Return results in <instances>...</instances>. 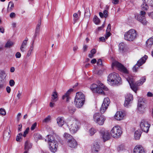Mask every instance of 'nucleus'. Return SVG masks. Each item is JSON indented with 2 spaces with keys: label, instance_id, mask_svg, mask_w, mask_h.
Wrapping results in <instances>:
<instances>
[{
  "label": "nucleus",
  "instance_id": "obj_39",
  "mask_svg": "<svg viewBox=\"0 0 153 153\" xmlns=\"http://www.w3.org/2000/svg\"><path fill=\"white\" fill-rule=\"evenodd\" d=\"M51 116L48 115L43 120V122L45 123H48L51 120Z\"/></svg>",
  "mask_w": 153,
  "mask_h": 153
},
{
  "label": "nucleus",
  "instance_id": "obj_45",
  "mask_svg": "<svg viewBox=\"0 0 153 153\" xmlns=\"http://www.w3.org/2000/svg\"><path fill=\"white\" fill-rule=\"evenodd\" d=\"M37 126V123L35 122L33 124L30 128V129L31 130H34L36 127Z\"/></svg>",
  "mask_w": 153,
  "mask_h": 153
},
{
  "label": "nucleus",
  "instance_id": "obj_13",
  "mask_svg": "<svg viewBox=\"0 0 153 153\" xmlns=\"http://www.w3.org/2000/svg\"><path fill=\"white\" fill-rule=\"evenodd\" d=\"M110 103L109 99L107 97L104 99L103 102L100 109V111L101 113H103L107 109Z\"/></svg>",
  "mask_w": 153,
  "mask_h": 153
},
{
  "label": "nucleus",
  "instance_id": "obj_30",
  "mask_svg": "<svg viewBox=\"0 0 153 153\" xmlns=\"http://www.w3.org/2000/svg\"><path fill=\"white\" fill-rule=\"evenodd\" d=\"M143 4L141 5V9L143 10V11H144L146 10L148 8V6L146 4L145 0H143Z\"/></svg>",
  "mask_w": 153,
  "mask_h": 153
},
{
  "label": "nucleus",
  "instance_id": "obj_52",
  "mask_svg": "<svg viewBox=\"0 0 153 153\" xmlns=\"http://www.w3.org/2000/svg\"><path fill=\"white\" fill-rule=\"evenodd\" d=\"M148 2L149 5L153 7V0H149L148 1Z\"/></svg>",
  "mask_w": 153,
  "mask_h": 153
},
{
  "label": "nucleus",
  "instance_id": "obj_49",
  "mask_svg": "<svg viewBox=\"0 0 153 153\" xmlns=\"http://www.w3.org/2000/svg\"><path fill=\"white\" fill-rule=\"evenodd\" d=\"M143 106V104L140 102L139 100H138V108L139 110H140V108Z\"/></svg>",
  "mask_w": 153,
  "mask_h": 153
},
{
  "label": "nucleus",
  "instance_id": "obj_38",
  "mask_svg": "<svg viewBox=\"0 0 153 153\" xmlns=\"http://www.w3.org/2000/svg\"><path fill=\"white\" fill-rule=\"evenodd\" d=\"M93 21L96 24H98L100 22L99 18L96 16H95L93 19Z\"/></svg>",
  "mask_w": 153,
  "mask_h": 153
},
{
  "label": "nucleus",
  "instance_id": "obj_63",
  "mask_svg": "<svg viewBox=\"0 0 153 153\" xmlns=\"http://www.w3.org/2000/svg\"><path fill=\"white\" fill-rule=\"evenodd\" d=\"M97 62V60L96 59H92L91 61V63L92 64H94V63H96V62Z\"/></svg>",
  "mask_w": 153,
  "mask_h": 153
},
{
  "label": "nucleus",
  "instance_id": "obj_16",
  "mask_svg": "<svg viewBox=\"0 0 153 153\" xmlns=\"http://www.w3.org/2000/svg\"><path fill=\"white\" fill-rule=\"evenodd\" d=\"M133 99V97L132 95L129 94L127 95L125 97V101L124 103L125 106H127L130 102Z\"/></svg>",
  "mask_w": 153,
  "mask_h": 153
},
{
  "label": "nucleus",
  "instance_id": "obj_41",
  "mask_svg": "<svg viewBox=\"0 0 153 153\" xmlns=\"http://www.w3.org/2000/svg\"><path fill=\"white\" fill-rule=\"evenodd\" d=\"M6 114V112L5 110L2 108H0V114L4 116Z\"/></svg>",
  "mask_w": 153,
  "mask_h": 153
},
{
  "label": "nucleus",
  "instance_id": "obj_57",
  "mask_svg": "<svg viewBox=\"0 0 153 153\" xmlns=\"http://www.w3.org/2000/svg\"><path fill=\"white\" fill-rule=\"evenodd\" d=\"M88 47L86 45H84L83 46V51L85 52L87 51Z\"/></svg>",
  "mask_w": 153,
  "mask_h": 153
},
{
  "label": "nucleus",
  "instance_id": "obj_23",
  "mask_svg": "<svg viewBox=\"0 0 153 153\" xmlns=\"http://www.w3.org/2000/svg\"><path fill=\"white\" fill-rule=\"evenodd\" d=\"M57 123L59 126L62 127L64 124V118L62 117H59L56 119Z\"/></svg>",
  "mask_w": 153,
  "mask_h": 153
},
{
  "label": "nucleus",
  "instance_id": "obj_28",
  "mask_svg": "<svg viewBox=\"0 0 153 153\" xmlns=\"http://www.w3.org/2000/svg\"><path fill=\"white\" fill-rule=\"evenodd\" d=\"M32 144L28 141L25 142V149L28 151L29 149L32 148Z\"/></svg>",
  "mask_w": 153,
  "mask_h": 153
},
{
  "label": "nucleus",
  "instance_id": "obj_59",
  "mask_svg": "<svg viewBox=\"0 0 153 153\" xmlns=\"http://www.w3.org/2000/svg\"><path fill=\"white\" fill-rule=\"evenodd\" d=\"M73 16L74 18H76V20L78 19V15L77 13H74V14L73 15Z\"/></svg>",
  "mask_w": 153,
  "mask_h": 153
},
{
  "label": "nucleus",
  "instance_id": "obj_64",
  "mask_svg": "<svg viewBox=\"0 0 153 153\" xmlns=\"http://www.w3.org/2000/svg\"><path fill=\"white\" fill-rule=\"evenodd\" d=\"M18 92H19V93L17 94V96L18 98L19 99L20 98L21 96L22 95V94H21V93H20V92L19 91Z\"/></svg>",
  "mask_w": 153,
  "mask_h": 153
},
{
  "label": "nucleus",
  "instance_id": "obj_37",
  "mask_svg": "<svg viewBox=\"0 0 153 153\" xmlns=\"http://www.w3.org/2000/svg\"><path fill=\"white\" fill-rule=\"evenodd\" d=\"M68 109L69 112L71 114L74 113L76 111V109L75 108L71 106H68Z\"/></svg>",
  "mask_w": 153,
  "mask_h": 153
},
{
  "label": "nucleus",
  "instance_id": "obj_35",
  "mask_svg": "<svg viewBox=\"0 0 153 153\" xmlns=\"http://www.w3.org/2000/svg\"><path fill=\"white\" fill-rule=\"evenodd\" d=\"M13 45V43L12 42L9 40L7 41L5 47L6 48H10Z\"/></svg>",
  "mask_w": 153,
  "mask_h": 153
},
{
  "label": "nucleus",
  "instance_id": "obj_11",
  "mask_svg": "<svg viewBox=\"0 0 153 153\" xmlns=\"http://www.w3.org/2000/svg\"><path fill=\"white\" fill-rule=\"evenodd\" d=\"M112 67H116L118 68V69L125 73H128V71L126 68L121 64L117 61L114 62L112 63Z\"/></svg>",
  "mask_w": 153,
  "mask_h": 153
},
{
  "label": "nucleus",
  "instance_id": "obj_61",
  "mask_svg": "<svg viewBox=\"0 0 153 153\" xmlns=\"http://www.w3.org/2000/svg\"><path fill=\"white\" fill-rule=\"evenodd\" d=\"M96 53V50L95 49H92L91 51V53L93 55Z\"/></svg>",
  "mask_w": 153,
  "mask_h": 153
},
{
  "label": "nucleus",
  "instance_id": "obj_42",
  "mask_svg": "<svg viewBox=\"0 0 153 153\" xmlns=\"http://www.w3.org/2000/svg\"><path fill=\"white\" fill-rule=\"evenodd\" d=\"M33 44L31 45V46H30V50L28 52V53L27 54V56H29L31 54L32 51L33 50Z\"/></svg>",
  "mask_w": 153,
  "mask_h": 153
},
{
  "label": "nucleus",
  "instance_id": "obj_7",
  "mask_svg": "<svg viewBox=\"0 0 153 153\" xmlns=\"http://www.w3.org/2000/svg\"><path fill=\"white\" fill-rule=\"evenodd\" d=\"M137 31L134 29H131L125 33L124 37L126 40L132 41L137 38Z\"/></svg>",
  "mask_w": 153,
  "mask_h": 153
},
{
  "label": "nucleus",
  "instance_id": "obj_8",
  "mask_svg": "<svg viewBox=\"0 0 153 153\" xmlns=\"http://www.w3.org/2000/svg\"><path fill=\"white\" fill-rule=\"evenodd\" d=\"M122 133L121 128L118 126L114 127L111 131V135L114 138H117L120 137Z\"/></svg>",
  "mask_w": 153,
  "mask_h": 153
},
{
  "label": "nucleus",
  "instance_id": "obj_47",
  "mask_svg": "<svg viewBox=\"0 0 153 153\" xmlns=\"http://www.w3.org/2000/svg\"><path fill=\"white\" fill-rule=\"evenodd\" d=\"M34 137L36 139H40L41 138L42 136L40 134H37L35 135Z\"/></svg>",
  "mask_w": 153,
  "mask_h": 153
},
{
  "label": "nucleus",
  "instance_id": "obj_31",
  "mask_svg": "<svg viewBox=\"0 0 153 153\" xmlns=\"http://www.w3.org/2000/svg\"><path fill=\"white\" fill-rule=\"evenodd\" d=\"M141 136V132L140 130H137L136 131L134 134V137L136 140L139 139Z\"/></svg>",
  "mask_w": 153,
  "mask_h": 153
},
{
  "label": "nucleus",
  "instance_id": "obj_51",
  "mask_svg": "<svg viewBox=\"0 0 153 153\" xmlns=\"http://www.w3.org/2000/svg\"><path fill=\"white\" fill-rule=\"evenodd\" d=\"M10 16L11 18H14L16 16V14L14 13H11L10 14Z\"/></svg>",
  "mask_w": 153,
  "mask_h": 153
},
{
  "label": "nucleus",
  "instance_id": "obj_44",
  "mask_svg": "<svg viewBox=\"0 0 153 153\" xmlns=\"http://www.w3.org/2000/svg\"><path fill=\"white\" fill-rule=\"evenodd\" d=\"M15 84V82L13 79H11L9 81V85L11 87L14 86Z\"/></svg>",
  "mask_w": 153,
  "mask_h": 153
},
{
  "label": "nucleus",
  "instance_id": "obj_48",
  "mask_svg": "<svg viewBox=\"0 0 153 153\" xmlns=\"http://www.w3.org/2000/svg\"><path fill=\"white\" fill-rule=\"evenodd\" d=\"M104 17L105 18H107L108 16V11L106 10H105L103 11Z\"/></svg>",
  "mask_w": 153,
  "mask_h": 153
},
{
  "label": "nucleus",
  "instance_id": "obj_1",
  "mask_svg": "<svg viewBox=\"0 0 153 153\" xmlns=\"http://www.w3.org/2000/svg\"><path fill=\"white\" fill-rule=\"evenodd\" d=\"M127 80L129 83L131 89L135 93L137 90V86L143 84L146 80L145 77H142L139 81L134 83V81L132 76H129L126 78Z\"/></svg>",
  "mask_w": 153,
  "mask_h": 153
},
{
  "label": "nucleus",
  "instance_id": "obj_33",
  "mask_svg": "<svg viewBox=\"0 0 153 153\" xmlns=\"http://www.w3.org/2000/svg\"><path fill=\"white\" fill-rule=\"evenodd\" d=\"M10 133L7 131H4L3 134V138L6 140H8L10 137Z\"/></svg>",
  "mask_w": 153,
  "mask_h": 153
},
{
  "label": "nucleus",
  "instance_id": "obj_15",
  "mask_svg": "<svg viewBox=\"0 0 153 153\" xmlns=\"http://www.w3.org/2000/svg\"><path fill=\"white\" fill-rule=\"evenodd\" d=\"M73 91V89L72 88L69 89L64 95H63L62 97V99L65 100L66 102H68L71 99L70 94Z\"/></svg>",
  "mask_w": 153,
  "mask_h": 153
},
{
  "label": "nucleus",
  "instance_id": "obj_32",
  "mask_svg": "<svg viewBox=\"0 0 153 153\" xmlns=\"http://www.w3.org/2000/svg\"><path fill=\"white\" fill-rule=\"evenodd\" d=\"M64 137L65 138L67 139L68 140V141H69V140H70L71 139H72L74 138L72 136L67 133H64Z\"/></svg>",
  "mask_w": 153,
  "mask_h": 153
},
{
  "label": "nucleus",
  "instance_id": "obj_12",
  "mask_svg": "<svg viewBox=\"0 0 153 153\" xmlns=\"http://www.w3.org/2000/svg\"><path fill=\"white\" fill-rule=\"evenodd\" d=\"M140 127L143 131L147 133L149 130L150 125L147 121L143 120L140 123Z\"/></svg>",
  "mask_w": 153,
  "mask_h": 153
},
{
  "label": "nucleus",
  "instance_id": "obj_46",
  "mask_svg": "<svg viewBox=\"0 0 153 153\" xmlns=\"http://www.w3.org/2000/svg\"><path fill=\"white\" fill-rule=\"evenodd\" d=\"M111 33H110L109 32H107L105 34V38L106 39H107L110 36Z\"/></svg>",
  "mask_w": 153,
  "mask_h": 153
},
{
  "label": "nucleus",
  "instance_id": "obj_2",
  "mask_svg": "<svg viewBox=\"0 0 153 153\" xmlns=\"http://www.w3.org/2000/svg\"><path fill=\"white\" fill-rule=\"evenodd\" d=\"M80 123L74 118H71L68 123V126L70 132L72 133H75L80 128Z\"/></svg>",
  "mask_w": 153,
  "mask_h": 153
},
{
  "label": "nucleus",
  "instance_id": "obj_3",
  "mask_svg": "<svg viewBox=\"0 0 153 153\" xmlns=\"http://www.w3.org/2000/svg\"><path fill=\"white\" fill-rule=\"evenodd\" d=\"M47 139L50 150L52 152L55 153L57 151L58 147L57 141L54 139L53 136L51 135H48Z\"/></svg>",
  "mask_w": 153,
  "mask_h": 153
},
{
  "label": "nucleus",
  "instance_id": "obj_26",
  "mask_svg": "<svg viewBox=\"0 0 153 153\" xmlns=\"http://www.w3.org/2000/svg\"><path fill=\"white\" fill-rule=\"evenodd\" d=\"M101 114L99 113H96L94 115L93 119L94 121L96 123L102 116Z\"/></svg>",
  "mask_w": 153,
  "mask_h": 153
},
{
  "label": "nucleus",
  "instance_id": "obj_58",
  "mask_svg": "<svg viewBox=\"0 0 153 153\" xmlns=\"http://www.w3.org/2000/svg\"><path fill=\"white\" fill-rule=\"evenodd\" d=\"M18 130L19 131H21L22 128V124H20L18 125Z\"/></svg>",
  "mask_w": 153,
  "mask_h": 153
},
{
  "label": "nucleus",
  "instance_id": "obj_40",
  "mask_svg": "<svg viewBox=\"0 0 153 153\" xmlns=\"http://www.w3.org/2000/svg\"><path fill=\"white\" fill-rule=\"evenodd\" d=\"M96 132V130L94 128H91L89 130L90 135L91 136L93 135Z\"/></svg>",
  "mask_w": 153,
  "mask_h": 153
},
{
  "label": "nucleus",
  "instance_id": "obj_4",
  "mask_svg": "<svg viewBox=\"0 0 153 153\" xmlns=\"http://www.w3.org/2000/svg\"><path fill=\"white\" fill-rule=\"evenodd\" d=\"M98 86L96 84H92L91 86V89L93 91H94L98 94L104 95L105 94L103 89L107 91L108 89L100 81L97 82Z\"/></svg>",
  "mask_w": 153,
  "mask_h": 153
},
{
  "label": "nucleus",
  "instance_id": "obj_56",
  "mask_svg": "<svg viewBox=\"0 0 153 153\" xmlns=\"http://www.w3.org/2000/svg\"><path fill=\"white\" fill-rule=\"evenodd\" d=\"M22 137V136L19 135H17L16 137V140L17 141H20V140L21 139Z\"/></svg>",
  "mask_w": 153,
  "mask_h": 153
},
{
  "label": "nucleus",
  "instance_id": "obj_27",
  "mask_svg": "<svg viewBox=\"0 0 153 153\" xmlns=\"http://www.w3.org/2000/svg\"><path fill=\"white\" fill-rule=\"evenodd\" d=\"M146 45L147 47L150 48L153 45V37L148 39L146 41Z\"/></svg>",
  "mask_w": 153,
  "mask_h": 153
},
{
  "label": "nucleus",
  "instance_id": "obj_6",
  "mask_svg": "<svg viewBox=\"0 0 153 153\" xmlns=\"http://www.w3.org/2000/svg\"><path fill=\"white\" fill-rule=\"evenodd\" d=\"M121 78L119 75L115 73L110 74L108 77V81L111 85H115L120 83Z\"/></svg>",
  "mask_w": 153,
  "mask_h": 153
},
{
  "label": "nucleus",
  "instance_id": "obj_20",
  "mask_svg": "<svg viewBox=\"0 0 153 153\" xmlns=\"http://www.w3.org/2000/svg\"><path fill=\"white\" fill-rule=\"evenodd\" d=\"M124 116V114L123 112L117 111L114 116V118L117 120H120L123 119Z\"/></svg>",
  "mask_w": 153,
  "mask_h": 153
},
{
  "label": "nucleus",
  "instance_id": "obj_22",
  "mask_svg": "<svg viewBox=\"0 0 153 153\" xmlns=\"http://www.w3.org/2000/svg\"><path fill=\"white\" fill-rule=\"evenodd\" d=\"M41 20L39 19L38 21V23L37 25L36 28V29L35 33L34 34V38H36L37 35L39 34L40 26L41 24Z\"/></svg>",
  "mask_w": 153,
  "mask_h": 153
},
{
  "label": "nucleus",
  "instance_id": "obj_29",
  "mask_svg": "<svg viewBox=\"0 0 153 153\" xmlns=\"http://www.w3.org/2000/svg\"><path fill=\"white\" fill-rule=\"evenodd\" d=\"M105 120V117L102 115L96 122V123L100 125H102L103 124Z\"/></svg>",
  "mask_w": 153,
  "mask_h": 153
},
{
  "label": "nucleus",
  "instance_id": "obj_54",
  "mask_svg": "<svg viewBox=\"0 0 153 153\" xmlns=\"http://www.w3.org/2000/svg\"><path fill=\"white\" fill-rule=\"evenodd\" d=\"M123 149V146L122 145H120L117 148V150L118 151H119Z\"/></svg>",
  "mask_w": 153,
  "mask_h": 153
},
{
  "label": "nucleus",
  "instance_id": "obj_36",
  "mask_svg": "<svg viewBox=\"0 0 153 153\" xmlns=\"http://www.w3.org/2000/svg\"><path fill=\"white\" fill-rule=\"evenodd\" d=\"M14 7V4L12 2H10L8 4L7 10L8 11H11Z\"/></svg>",
  "mask_w": 153,
  "mask_h": 153
},
{
  "label": "nucleus",
  "instance_id": "obj_34",
  "mask_svg": "<svg viewBox=\"0 0 153 153\" xmlns=\"http://www.w3.org/2000/svg\"><path fill=\"white\" fill-rule=\"evenodd\" d=\"M126 47L125 45L123 43H120L119 44V49L120 51L123 52Z\"/></svg>",
  "mask_w": 153,
  "mask_h": 153
},
{
  "label": "nucleus",
  "instance_id": "obj_43",
  "mask_svg": "<svg viewBox=\"0 0 153 153\" xmlns=\"http://www.w3.org/2000/svg\"><path fill=\"white\" fill-rule=\"evenodd\" d=\"M29 129H30L29 128L27 127L26 128L25 130L24 131V134L23 135V136L24 137H26V134H28V133Z\"/></svg>",
  "mask_w": 153,
  "mask_h": 153
},
{
  "label": "nucleus",
  "instance_id": "obj_14",
  "mask_svg": "<svg viewBox=\"0 0 153 153\" xmlns=\"http://www.w3.org/2000/svg\"><path fill=\"white\" fill-rule=\"evenodd\" d=\"M100 132L104 141L105 142L106 140H108L110 138L111 136L109 132L108 131L101 130Z\"/></svg>",
  "mask_w": 153,
  "mask_h": 153
},
{
  "label": "nucleus",
  "instance_id": "obj_50",
  "mask_svg": "<svg viewBox=\"0 0 153 153\" xmlns=\"http://www.w3.org/2000/svg\"><path fill=\"white\" fill-rule=\"evenodd\" d=\"M97 64L98 65H102V62L101 59H99L98 60Z\"/></svg>",
  "mask_w": 153,
  "mask_h": 153
},
{
  "label": "nucleus",
  "instance_id": "obj_19",
  "mask_svg": "<svg viewBox=\"0 0 153 153\" xmlns=\"http://www.w3.org/2000/svg\"><path fill=\"white\" fill-rule=\"evenodd\" d=\"M68 146L71 148H75L77 145L76 141L74 138L68 141Z\"/></svg>",
  "mask_w": 153,
  "mask_h": 153
},
{
  "label": "nucleus",
  "instance_id": "obj_25",
  "mask_svg": "<svg viewBox=\"0 0 153 153\" xmlns=\"http://www.w3.org/2000/svg\"><path fill=\"white\" fill-rule=\"evenodd\" d=\"M52 102H56L58 100V93L56 91L53 92L51 95Z\"/></svg>",
  "mask_w": 153,
  "mask_h": 153
},
{
  "label": "nucleus",
  "instance_id": "obj_24",
  "mask_svg": "<svg viewBox=\"0 0 153 153\" xmlns=\"http://www.w3.org/2000/svg\"><path fill=\"white\" fill-rule=\"evenodd\" d=\"M28 40V39L27 38H26L25 40H24L22 43V44L21 46L20 47V50L22 52L25 51L24 48L27 45V41Z\"/></svg>",
  "mask_w": 153,
  "mask_h": 153
},
{
  "label": "nucleus",
  "instance_id": "obj_9",
  "mask_svg": "<svg viewBox=\"0 0 153 153\" xmlns=\"http://www.w3.org/2000/svg\"><path fill=\"white\" fill-rule=\"evenodd\" d=\"M147 57V56L145 55L144 56L142 57L139 60L137 61V63L133 67V71L136 72L137 69L145 62Z\"/></svg>",
  "mask_w": 153,
  "mask_h": 153
},
{
  "label": "nucleus",
  "instance_id": "obj_17",
  "mask_svg": "<svg viewBox=\"0 0 153 153\" xmlns=\"http://www.w3.org/2000/svg\"><path fill=\"white\" fill-rule=\"evenodd\" d=\"M7 75L3 70L0 71V83L4 84L6 81Z\"/></svg>",
  "mask_w": 153,
  "mask_h": 153
},
{
  "label": "nucleus",
  "instance_id": "obj_10",
  "mask_svg": "<svg viewBox=\"0 0 153 153\" xmlns=\"http://www.w3.org/2000/svg\"><path fill=\"white\" fill-rule=\"evenodd\" d=\"M146 12L145 11H141L140 14L137 16V20L142 23L143 25H146L148 22L146 21L145 15Z\"/></svg>",
  "mask_w": 153,
  "mask_h": 153
},
{
  "label": "nucleus",
  "instance_id": "obj_18",
  "mask_svg": "<svg viewBox=\"0 0 153 153\" xmlns=\"http://www.w3.org/2000/svg\"><path fill=\"white\" fill-rule=\"evenodd\" d=\"M133 152L134 153H145L143 147L140 145H137L134 147Z\"/></svg>",
  "mask_w": 153,
  "mask_h": 153
},
{
  "label": "nucleus",
  "instance_id": "obj_55",
  "mask_svg": "<svg viewBox=\"0 0 153 153\" xmlns=\"http://www.w3.org/2000/svg\"><path fill=\"white\" fill-rule=\"evenodd\" d=\"M6 91H7V92L8 93H10V91H11V88L10 87H9V86L7 87L6 88Z\"/></svg>",
  "mask_w": 153,
  "mask_h": 153
},
{
  "label": "nucleus",
  "instance_id": "obj_60",
  "mask_svg": "<svg viewBox=\"0 0 153 153\" xmlns=\"http://www.w3.org/2000/svg\"><path fill=\"white\" fill-rule=\"evenodd\" d=\"M52 102L51 101V102L50 103V106L51 107H53L54 106V105L55 104L53 102Z\"/></svg>",
  "mask_w": 153,
  "mask_h": 153
},
{
  "label": "nucleus",
  "instance_id": "obj_53",
  "mask_svg": "<svg viewBox=\"0 0 153 153\" xmlns=\"http://www.w3.org/2000/svg\"><path fill=\"white\" fill-rule=\"evenodd\" d=\"M15 56L16 58H20L21 56V54L19 52H17L15 54Z\"/></svg>",
  "mask_w": 153,
  "mask_h": 153
},
{
  "label": "nucleus",
  "instance_id": "obj_21",
  "mask_svg": "<svg viewBox=\"0 0 153 153\" xmlns=\"http://www.w3.org/2000/svg\"><path fill=\"white\" fill-rule=\"evenodd\" d=\"M100 149V146L98 143H94L91 147L92 151L93 153H96Z\"/></svg>",
  "mask_w": 153,
  "mask_h": 153
},
{
  "label": "nucleus",
  "instance_id": "obj_5",
  "mask_svg": "<svg viewBox=\"0 0 153 153\" xmlns=\"http://www.w3.org/2000/svg\"><path fill=\"white\" fill-rule=\"evenodd\" d=\"M85 96L81 92H78L76 93L74 101V104L76 106L79 108H81L84 104Z\"/></svg>",
  "mask_w": 153,
  "mask_h": 153
},
{
  "label": "nucleus",
  "instance_id": "obj_62",
  "mask_svg": "<svg viewBox=\"0 0 153 153\" xmlns=\"http://www.w3.org/2000/svg\"><path fill=\"white\" fill-rule=\"evenodd\" d=\"M119 2V0H112V2L114 4H117Z\"/></svg>",
  "mask_w": 153,
  "mask_h": 153
}]
</instances>
